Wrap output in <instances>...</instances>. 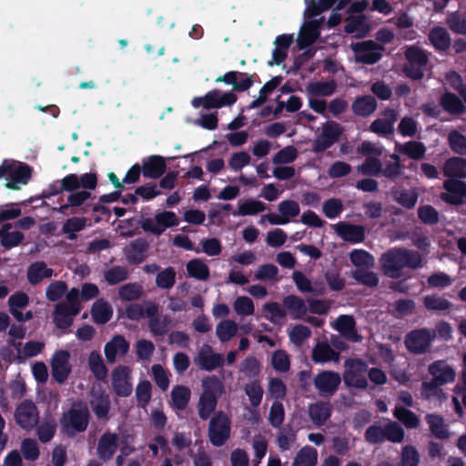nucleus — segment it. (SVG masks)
Returning a JSON list of instances; mask_svg holds the SVG:
<instances>
[{"instance_id":"f257e3e1","label":"nucleus","mask_w":466,"mask_h":466,"mask_svg":"<svg viewBox=\"0 0 466 466\" xmlns=\"http://www.w3.org/2000/svg\"><path fill=\"white\" fill-rule=\"evenodd\" d=\"M335 0H319L316 3L314 0H305L307 5L304 12L307 22L302 25L299 38L298 45L300 49H303L312 43L319 35V25L323 21L320 15L333 6Z\"/></svg>"},{"instance_id":"f03ea898","label":"nucleus","mask_w":466,"mask_h":466,"mask_svg":"<svg viewBox=\"0 0 466 466\" xmlns=\"http://www.w3.org/2000/svg\"><path fill=\"white\" fill-rule=\"evenodd\" d=\"M96 176L94 173H85L81 176L70 174L61 179V187L56 192H72L67 197L70 207H80L91 197L90 190L96 188Z\"/></svg>"},{"instance_id":"7ed1b4c3","label":"nucleus","mask_w":466,"mask_h":466,"mask_svg":"<svg viewBox=\"0 0 466 466\" xmlns=\"http://www.w3.org/2000/svg\"><path fill=\"white\" fill-rule=\"evenodd\" d=\"M422 258L418 252L394 248L384 253L380 263L384 273L390 278H399L405 267L417 268L421 267Z\"/></svg>"},{"instance_id":"20e7f679","label":"nucleus","mask_w":466,"mask_h":466,"mask_svg":"<svg viewBox=\"0 0 466 466\" xmlns=\"http://www.w3.org/2000/svg\"><path fill=\"white\" fill-rule=\"evenodd\" d=\"M336 88L337 84L333 80L309 82L306 86L309 106L316 113L327 116V102L320 97L331 96Z\"/></svg>"},{"instance_id":"39448f33","label":"nucleus","mask_w":466,"mask_h":466,"mask_svg":"<svg viewBox=\"0 0 466 466\" xmlns=\"http://www.w3.org/2000/svg\"><path fill=\"white\" fill-rule=\"evenodd\" d=\"M31 177V169L24 163L5 160L0 166V178L5 181V187L17 189L25 185Z\"/></svg>"},{"instance_id":"423d86ee","label":"nucleus","mask_w":466,"mask_h":466,"mask_svg":"<svg viewBox=\"0 0 466 466\" xmlns=\"http://www.w3.org/2000/svg\"><path fill=\"white\" fill-rule=\"evenodd\" d=\"M78 298V289H72L66 294V302L56 305L54 321L58 328L65 329L72 324L74 316L80 310Z\"/></svg>"},{"instance_id":"0eeeda50","label":"nucleus","mask_w":466,"mask_h":466,"mask_svg":"<svg viewBox=\"0 0 466 466\" xmlns=\"http://www.w3.org/2000/svg\"><path fill=\"white\" fill-rule=\"evenodd\" d=\"M237 101V96L232 92H223L219 89H214L208 92L203 96L194 97L191 105L195 108L202 107L204 109L220 108L230 106Z\"/></svg>"},{"instance_id":"6e6552de","label":"nucleus","mask_w":466,"mask_h":466,"mask_svg":"<svg viewBox=\"0 0 466 466\" xmlns=\"http://www.w3.org/2000/svg\"><path fill=\"white\" fill-rule=\"evenodd\" d=\"M344 368L343 381L346 385L358 389L368 387L367 365L364 361L349 359L345 361Z\"/></svg>"},{"instance_id":"1a4fd4ad","label":"nucleus","mask_w":466,"mask_h":466,"mask_svg":"<svg viewBox=\"0 0 466 466\" xmlns=\"http://www.w3.org/2000/svg\"><path fill=\"white\" fill-rule=\"evenodd\" d=\"M87 408L84 404L76 403L64 414L62 426L70 434L76 431H83L87 426Z\"/></svg>"},{"instance_id":"9d476101","label":"nucleus","mask_w":466,"mask_h":466,"mask_svg":"<svg viewBox=\"0 0 466 466\" xmlns=\"http://www.w3.org/2000/svg\"><path fill=\"white\" fill-rule=\"evenodd\" d=\"M111 388L119 397H127L133 390L132 369L128 366L118 365L110 374Z\"/></svg>"},{"instance_id":"9b49d317","label":"nucleus","mask_w":466,"mask_h":466,"mask_svg":"<svg viewBox=\"0 0 466 466\" xmlns=\"http://www.w3.org/2000/svg\"><path fill=\"white\" fill-rule=\"evenodd\" d=\"M230 435V420L223 412H218L209 422L208 436L215 446L223 445Z\"/></svg>"},{"instance_id":"f8f14e48","label":"nucleus","mask_w":466,"mask_h":466,"mask_svg":"<svg viewBox=\"0 0 466 466\" xmlns=\"http://www.w3.org/2000/svg\"><path fill=\"white\" fill-rule=\"evenodd\" d=\"M52 377L58 383L66 381L71 371L70 353L66 350H56L50 360Z\"/></svg>"},{"instance_id":"ddd939ff","label":"nucleus","mask_w":466,"mask_h":466,"mask_svg":"<svg viewBox=\"0 0 466 466\" xmlns=\"http://www.w3.org/2000/svg\"><path fill=\"white\" fill-rule=\"evenodd\" d=\"M177 224L178 219L174 212L163 211L156 214L154 218L144 219L141 227L146 231L160 235L166 228L177 226Z\"/></svg>"},{"instance_id":"4468645a","label":"nucleus","mask_w":466,"mask_h":466,"mask_svg":"<svg viewBox=\"0 0 466 466\" xmlns=\"http://www.w3.org/2000/svg\"><path fill=\"white\" fill-rule=\"evenodd\" d=\"M15 422L23 429L30 431L37 424L38 410L32 401L24 400L17 405L15 410Z\"/></svg>"},{"instance_id":"2eb2a0df","label":"nucleus","mask_w":466,"mask_h":466,"mask_svg":"<svg viewBox=\"0 0 466 466\" xmlns=\"http://www.w3.org/2000/svg\"><path fill=\"white\" fill-rule=\"evenodd\" d=\"M436 334L430 329H420L410 332L405 344L408 350L413 353H422L428 350Z\"/></svg>"},{"instance_id":"dca6fc26","label":"nucleus","mask_w":466,"mask_h":466,"mask_svg":"<svg viewBox=\"0 0 466 466\" xmlns=\"http://www.w3.org/2000/svg\"><path fill=\"white\" fill-rule=\"evenodd\" d=\"M409 65L405 67L408 76L413 79H420L423 76L422 67L428 61L427 55L417 46H410L405 53Z\"/></svg>"},{"instance_id":"f3484780","label":"nucleus","mask_w":466,"mask_h":466,"mask_svg":"<svg viewBox=\"0 0 466 466\" xmlns=\"http://www.w3.org/2000/svg\"><path fill=\"white\" fill-rule=\"evenodd\" d=\"M194 362L201 370L211 371L222 367L224 359L221 354L215 352L211 346L204 344L195 356Z\"/></svg>"},{"instance_id":"a211bd4d","label":"nucleus","mask_w":466,"mask_h":466,"mask_svg":"<svg viewBox=\"0 0 466 466\" xmlns=\"http://www.w3.org/2000/svg\"><path fill=\"white\" fill-rule=\"evenodd\" d=\"M342 132L341 127L333 121L326 122L322 127L320 134L314 141V149L322 151L333 145Z\"/></svg>"},{"instance_id":"6ab92c4d","label":"nucleus","mask_w":466,"mask_h":466,"mask_svg":"<svg viewBox=\"0 0 466 466\" xmlns=\"http://www.w3.org/2000/svg\"><path fill=\"white\" fill-rule=\"evenodd\" d=\"M357 61L374 64L381 57L383 47L372 41L358 43L352 46Z\"/></svg>"},{"instance_id":"aec40b11","label":"nucleus","mask_w":466,"mask_h":466,"mask_svg":"<svg viewBox=\"0 0 466 466\" xmlns=\"http://www.w3.org/2000/svg\"><path fill=\"white\" fill-rule=\"evenodd\" d=\"M445 192L441 195V198L450 204L459 205L463 203L466 197V183L455 179H448L444 182Z\"/></svg>"},{"instance_id":"412c9836","label":"nucleus","mask_w":466,"mask_h":466,"mask_svg":"<svg viewBox=\"0 0 466 466\" xmlns=\"http://www.w3.org/2000/svg\"><path fill=\"white\" fill-rule=\"evenodd\" d=\"M339 374L334 371H322L314 379V385L322 395H332L340 384Z\"/></svg>"},{"instance_id":"4be33fe9","label":"nucleus","mask_w":466,"mask_h":466,"mask_svg":"<svg viewBox=\"0 0 466 466\" xmlns=\"http://www.w3.org/2000/svg\"><path fill=\"white\" fill-rule=\"evenodd\" d=\"M129 350V342L121 335L114 336L104 347L107 362L114 363Z\"/></svg>"},{"instance_id":"5701e85b","label":"nucleus","mask_w":466,"mask_h":466,"mask_svg":"<svg viewBox=\"0 0 466 466\" xmlns=\"http://www.w3.org/2000/svg\"><path fill=\"white\" fill-rule=\"evenodd\" d=\"M332 228L334 231L345 241L360 243L365 238V228L362 226L339 222L333 225Z\"/></svg>"},{"instance_id":"b1692460","label":"nucleus","mask_w":466,"mask_h":466,"mask_svg":"<svg viewBox=\"0 0 466 466\" xmlns=\"http://www.w3.org/2000/svg\"><path fill=\"white\" fill-rule=\"evenodd\" d=\"M429 372L437 384L444 385L454 381L456 372L454 369L444 360H437L429 366Z\"/></svg>"},{"instance_id":"393cba45","label":"nucleus","mask_w":466,"mask_h":466,"mask_svg":"<svg viewBox=\"0 0 466 466\" xmlns=\"http://www.w3.org/2000/svg\"><path fill=\"white\" fill-rule=\"evenodd\" d=\"M90 404L98 418H106L109 410L110 400L109 396L101 389V387L92 388Z\"/></svg>"},{"instance_id":"a878e982","label":"nucleus","mask_w":466,"mask_h":466,"mask_svg":"<svg viewBox=\"0 0 466 466\" xmlns=\"http://www.w3.org/2000/svg\"><path fill=\"white\" fill-rule=\"evenodd\" d=\"M311 359L315 363H326L339 361V353L335 351L326 341H318L311 351Z\"/></svg>"},{"instance_id":"bb28decb","label":"nucleus","mask_w":466,"mask_h":466,"mask_svg":"<svg viewBox=\"0 0 466 466\" xmlns=\"http://www.w3.org/2000/svg\"><path fill=\"white\" fill-rule=\"evenodd\" d=\"M396 120V112L392 109H388L370 125V130L380 136L391 134Z\"/></svg>"},{"instance_id":"cd10ccee","label":"nucleus","mask_w":466,"mask_h":466,"mask_svg":"<svg viewBox=\"0 0 466 466\" xmlns=\"http://www.w3.org/2000/svg\"><path fill=\"white\" fill-rule=\"evenodd\" d=\"M10 312L18 321H25L32 319L30 311L25 314L20 311L21 309L28 304V296L24 292H17L12 295L8 299Z\"/></svg>"},{"instance_id":"c85d7f7f","label":"nucleus","mask_w":466,"mask_h":466,"mask_svg":"<svg viewBox=\"0 0 466 466\" xmlns=\"http://www.w3.org/2000/svg\"><path fill=\"white\" fill-rule=\"evenodd\" d=\"M283 307L285 308L286 315L289 314L293 319H302L308 311V306L305 301L294 295L288 296L283 299Z\"/></svg>"},{"instance_id":"c756f323","label":"nucleus","mask_w":466,"mask_h":466,"mask_svg":"<svg viewBox=\"0 0 466 466\" xmlns=\"http://www.w3.org/2000/svg\"><path fill=\"white\" fill-rule=\"evenodd\" d=\"M370 26L367 18L362 15H351L347 19L345 31L356 37H363L370 31Z\"/></svg>"},{"instance_id":"7c9ffc66","label":"nucleus","mask_w":466,"mask_h":466,"mask_svg":"<svg viewBox=\"0 0 466 466\" xmlns=\"http://www.w3.org/2000/svg\"><path fill=\"white\" fill-rule=\"evenodd\" d=\"M54 275V270L43 261H36L27 268V279L30 284L35 285L43 279H49Z\"/></svg>"},{"instance_id":"2f4dec72","label":"nucleus","mask_w":466,"mask_h":466,"mask_svg":"<svg viewBox=\"0 0 466 466\" xmlns=\"http://www.w3.org/2000/svg\"><path fill=\"white\" fill-rule=\"evenodd\" d=\"M166 169V163L162 157L152 156L143 161V175L150 178L159 177Z\"/></svg>"},{"instance_id":"473e14b6","label":"nucleus","mask_w":466,"mask_h":466,"mask_svg":"<svg viewBox=\"0 0 466 466\" xmlns=\"http://www.w3.org/2000/svg\"><path fill=\"white\" fill-rule=\"evenodd\" d=\"M117 448V436L113 433L104 434L98 442L97 453L103 460H109Z\"/></svg>"},{"instance_id":"72a5a7b5","label":"nucleus","mask_w":466,"mask_h":466,"mask_svg":"<svg viewBox=\"0 0 466 466\" xmlns=\"http://www.w3.org/2000/svg\"><path fill=\"white\" fill-rule=\"evenodd\" d=\"M201 395L218 399L224 392L222 381L216 376H207L201 380Z\"/></svg>"},{"instance_id":"f704fd0d","label":"nucleus","mask_w":466,"mask_h":466,"mask_svg":"<svg viewBox=\"0 0 466 466\" xmlns=\"http://www.w3.org/2000/svg\"><path fill=\"white\" fill-rule=\"evenodd\" d=\"M335 328L346 338L352 341H359L360 337L355 330V321L351 316L342 315L338 318Z\"/></svg>"},{"instance_id":"c9c22d12","label":"nucleus","mask_w":466,"mask_h":466,"mask_svg":"<svg viewBox=\"0 0 466 466\" xmlns=\"http://www.w3.org/2000/svg\"><path fill=\"white\" fill-rule=\"evenodd\" d=\"M170 396L172 407L176 410H184L189 402L191 391L187 386L177 385L173 387Z\"/></svg>"},{"instance_id":"e433bc0d","label":"nucleus","mask_w":466,"mask_h":466,"mask_svg":"<svg viewBox=\"0 0 466 466\" xmlns=\"http://www.w3.org/2000/svg\"><path fill=\"white\" fill-rule=\"evenodd\" d=\"M443 173L450 177H466V160L461 157H451L443 166Z\"/></svg>"},{"instance_id":"4c0bfd02","label":"nucleus","mask_w":466,"mask_h":466,"mask_svg":"<svg viewBox=\"0 0 466 466\" xmlns=\"http://www.w3.org/2000/svg\"><path fill=\"white\" fill-rule=\"evenodd\" d=\"M189 277L198 280H207L209 278V268L207 263L200 258H193L186 265Z\"/></svg>"},{"instance_id":"58836bf2","label":"nucleus","mask_w":466,"mask_h":466,"mask_svg":"<svg viewBox=\"0 0 466 466\" xmlns=\"http://www.w3.org/2000/svg\"><path fill=\"white\" fill-rule=\"evenodd\" d=\"M91 314L96 323L104 324L111 319L113 309L108 302L98 299L94 303Z\"/></svg>"},{"instance_id":"ea45409f","label":"nucleus","mask_w":466,"mask_h":466,"mask_svg":"<svg viewBox=\"0 0 466 466\" xmlns=\"http://www.w3.org/2000/svg\"><path fill=\"white\" fill-rule=\"evenodd\" d=\"M143 294V286L137 282L124 284L117 289V296L123 301L137 300Z\"/></svg>"},{"instance_id":"a19ab883","label":"nucleus","mask_w":466,"mask_h":466,"mask_svg":"<svg viewBox=\"0 0 466 466\" xmlns=\"http://www.w3.org/2000/svg\"><path fill=\"white\" fill-rule=\"evenodd\" d=\"M238 324L229 319L220 321L216 326V335L220 342H228L232 339L238 333Z\"/></svg>"},{"instance_id":"79ce46f5","label":"nucleus","mask_w":466,"mask_h":466,"mask_svg":"<svg viewBox=\"0 0 466 466\" xmlns=\"http://www.w3.org/2000/svg\"><path fill=\"white\" fill-rule=\"evenodd\" d=\"M263 316L274 324H280L285 320L286 310L277 302H267L262 307Z\"/></svg>"},{"instance_id":"37998d69","label":"nucleus","mask_w":466,"mask_h":466,"mask_svg":"<svg viewBox=\"0 0 466 466\" xmlns=\"http://www.w3.org/2000/svg\"><path fill=\"white\" fill-rule=\"evenodd\" d=\"M23 238V234L15 229L11 224L4 225L0 229L1 243L7 248L17 246L22 241Z\"/></svg>"},{"instance_id":"c03bdc74","label":"nucleus","mask_w":466,"mask_h":466,"mask_svg":"<svg viewBox=\"0 0 466 466\" xmlns=\"http://www.w3.org/2000/svg\"><path fill=\"white\" fill-rule=\"evenodd\" d=\"M309 414L314 424L322 425L330 416V406L325 402L314 403L309 406Z\"/></svg>"},{"instance_id":"a18cd8bd","label":"nucleus","mask_w":466,"mask_h":466,"mask_svg":"<svg viewBox=\"0 0 466 466\" xmlns=\"http://www.w3.org/2000/svg\"><path fill=\"white\" fill-rule=\"evenodd\" d=\"M266 209L264 203L255 199H247L239 201L234 216H252L260 213Z\"/></svg>"},{"instance_id":"49530a36","label":"nucleus","mask_w":466,"mask_h":466,"mask_svg":"<svg viewBox=\"0 0 466 466\" xmlns=\"http://www.w3.org/2000/svg\"><path fill=\"white\" fill-rule=\"evenodd\" d=\"M87 363L90 370L97 380H102L106 379L107 370L98 351L94 350L89 353Z\"/></svg>"},{"instance_id":"de8ad7c7","label":"nucleus","mask_w":466,"mask_h":466,"mask_svg":"<svg viewBox=\"0 0 466 466\" xmlns=\"http://www.w3.org/2000/svg\"><path fill=\"white\" fill-rule=\"evenodd\" d=\"M350 259L358 269L370 268L375 265L373 256L364 249L352 250L350 253Z\"/></svg>"},{"instance_id":"09e8293b","label":"nucleus","mask_w":466,"mask_h":466,"mask_svg":"<svg viewBox=\"0 0 466 466\" xmlns=\"http://www.w3.org/2000/svg\"><path fill=\"white\" fill-rule=\"evenodd\" d=\"M430 425L431 431L439 439H448L451 435L444 420L441 416L436 414H429L426 417Z\"/></svg>"},{"instance_id":"8fccbe9b","label":"nucleus","mask_w":466,"mask_h":466,"mask_svg":"<svg viewBox=\"0 0 466 466\" xmlns=\"http://www.w3.org/2000/svg\"><path fill=\"white\" fill-rule=\"evenodd\" d=\"M376 109V101L370 96L356 98L352 104V110L360 116H369Z\"/></svg>"},{"instance_id":"3c124183","label":"nucleus","mask_w":466,"mask_h":466,"mask_svg":"<svg viewBox=\"0 0 466 466\" xmlns=\"http://www.w3.org/2000/svg\"><path fill=\"white\" fill-rule=\"evenodd\" d=\"M317 451L309 446H306L296 455L293 466H314L317 463Z\"/></svg>"},{"instance_id":"603ef678","label":"nucleus","mask_w":466,"mask_h":466,"mask_svg":"<svg viewBox=\"0 0 466 466\" xmlns=\"http://www.w3.org/2000/svg\"><path fill=\"white\" fill-rule=\"evenodd\" d=\"M423 305L429 310L445 311L449 310L452 304L443 297L429 295L423 298Z\"/></svg>"},{"instance_id":"864d4df0","label":"nucleus","mask_w":466,"mask_h":466,"mask_svg":"<svg viewBox=\"0 0 466 466\" xmlns=\"http://www.w3.org/2000/svg\"><path fill=\"white\" fill-rule=\"evenodd\" d=\"M430 40L435 48L440 50H445L451 44L450 35L442 27L433 28L430 33Z\"/></svg>"},{"instance_id":"5fc2aeb1","label":"nucleus","mask_w":466,"mask_h":466,"mask_svg":"<svg viewBox=\"0 0 466 466\" xmlns=\"http://www.w3.org/2000/svg\"><path fill=\"white\" fill-rule=\"evenodd\" d=\"M86 224V218L74 217L64 223L62 231L64 234L67 235L69 239H75L76 238V233L84 229Z\"/></svg>"},{"instance_id":"6e6d98bb","label":"nucleus","mask_w":466,"mask_h":466,"mask_svg":"<svg viewBox=\"0 0 466 466\" xmlns=\"http://www.w3.org/2000/svg\"><path fill=\"white\" fill-rule=\"evenodd\" d=\"M233 309L238 316H251L255 312V306L252 299L247 296L237 297L233 303Z\"/></svg>"},{"instance_id":"4d7b16f0","label":"nucleus","mask_w":466,"mask_h":466,"mask_svg":"<svg viewBox=\"0 0 466 466\" xmlns=\"http://www.w3.org/2000/svg\"><path fill=\"white\" fill-rule=\"evenodd\" d=\"M440 386L441 385L437 384L435 380L424 382L421 390L422 396L427 400H436L441 402L443 400H446V396Z\"/></svg>"},{"instance_id":"13d9d810","label":"nucleus","mask_w":466,"mask_h":466,"mask_svg":"<svg viewBox=\"0 0 466 466\" xmlns=\"http://www.w3.org/2000/svg\"><path fill=\"white\" fill-rule=\"evenodd\" d=\"M129 273L125 267L116 266L104 273V278L110 285H115L128 279Z\"/></svg>"},{"instance_id":"bf43d9fd","label":"nucleus","mask_w":466,"mask_h":466,"mask_svg":"<svg viewBox=\"0 0 466 466\" xmlns=\"http://www.w3.org/2000/svg\"><path fill=\"white\" fill-rule=\"evenodd\" d=\"M311 335L310 329L304 325H295L289 330V338L297 346L302 345Z\"/></svg>"},{"instance_id":"052dcab7","label":"nucleus","mask_w":466,"mask_h":466,"mask_svg":"<svg viewBox=\"0 0 466 466\" xmlns=\"http://www.w3.org/2000/svg\"><path fill=\"white\" fill-rule=\"evenodd\" d=\"M394 416L407 428H416L419 425L418 417L412 411L401 406L395 408Z\"/></svg>"},{"instance_id":"680f3d73","label":"nucleus","mask_w":466,"mask_h":466,"mask_svg":"<svg viewBox=\"0 0 466 466\" xmlns=\"http://www.w3.org/2000/svg\"><path fill=\"white\" fill-rule=\"evenodd\" d=\"M278 210L289 223L292 218L299 216L300 208L296 201L288 199L279 202Z\"/></svg>"},{"instance_id":"e2e57ef3","label":"nucleus","mask_w":466,"mask_h":466,"mask_svg":"<svg viewBox=\"0 0 466 466\" xmlns=\"http://www.w3.org/2000/svg\"><path fill=\"white\" fill-rule=\"evenodd\" d=\"M218 400L207 396L200 395L198 402V415L202 420H207L215 410Z\"/></svg>"},{"instance_id":"0e129e2a","label":"nucleus","mask_w":466,"mask_h":466,"mask_svg":"<svg viewBox=\"0 0 466 466\" xmlns=\"http://www.w3.org/2000/svg\"><path fill=\"white\" fill-rule=\"evenodd\" d=\"M442 106L451 114L462 113L465 106L458 96L447 93L441 98Z\"/></svg>"},{"instance_id":"69168bd1","label":"nucleus","mask_w":466,"mask_h":466,"mask_svg":"<svg viewBox=\"0 0 466 466\" xmlns=\"http://www.w3.org/2000/svg\"><path fill=\"white\" fill-rule=\"evenodd\" d=\"M201 249H195L197 253L203 252L210 257L218 256L222 247L220 241L216 238H206L200 241Z\"/></svg>"},{"instance_id":"338daca9","label":"nucleus","mask_w":466,"mask_h":466,"mask_svg":"<svg viewBox=\"0 0 466 466\" xmlns=\"http://www.w3.org/2000/svg\"><path fill=\"white\" fill-rule=\"evenodd\" d=\"M278 268L272 264L261 265L255 272L254 278L260 281H276L278 276Z\"/></svg>"},{"instance_id":"774afa93","label":"nucleus","mask_w":466,"mask_h":466,"mask_svg":"<svg viewBox=\"0 0 466 466\" xmlns=\"http://www.w3.org/2000/svg\"><path fill=\"white\" fill-rule=\"evenodd\" d=\"M176 281V271L173 268L168 267L159 272L156 279V284L160 289H170Z\"/></svg>"}]
</instances>
